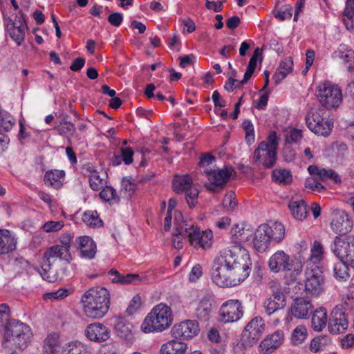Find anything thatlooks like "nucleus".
<instances>
[{
	"label": "nucleus",
	"instance_id": "nucleus-1",
	"mask_svg": "<svg viewBox=\"0 0 354 354\" xmlns=\"http://www.w3.org/2000/svg\"><path fill=\"white\" fill-rule=\"evenodd\" d=\"M251 265L249 254L239 256L225 250L213 261L212 279L222 288L235 286L248 277Z\"/></svg>",
	"mask_w": 354,
	"mask_h": 354
},
{
	"label": "nucleus",
	"instance_id": "nucleus-2",
	"mask_svg": "<svg viewBox=\"0 0 354 354\" xmlns=\"http://www.w3.org/2000/svg\"><path fill=\"white\" fill-rule=\"evenodd\" d=\"M84 314L92 319L102 318L109 308V292L103 287L90 288L82 297Z\"/></svg>",
	"mask_w": 354,
	"mask_h": 354
},
{
	"label": "nucleus",
	"instance_id": "nucleus-3",
	"mask_svg": "<svg viewBox=\"0 0 354 354\" xmlns=\"http://www.w3.org/2000/svg\"><path fill=\"white\" fill-rule=\"evenodd\" d=\"M173 321L172 311L169 306L160 303L148 313L141 324L144 333L162 332L169 328Z\"/></svg>",
	"mask_w": 354,
	"mask_h": 354
},
{
	"label": "nucleus",
	"instance_id": "nucleus-4",
	"mask_svg": "<svg viewBox=\"0 0 354 354\" xmlns=\"http://www.w3.org/2000/svg\"><path fill=\"white\" fill-rule=\"evenodd\" d=\"M279 138L275 131H272L267 141H263L258 145L253 153V161L257 166L264 169L272 168L277 161V150Z\"/></svg>",
	"mask_w": 354,
	"mask_h": 354
},
{
	"label": "nucleus",
	"instance_id": "nucleus-5",
	"mask_svg": "<svg viewBox=\"0 0 354 354\" xmlns=\"http://www.w3.org/2000/svg\"><path fill=\"white\" fill-rule=\"evenodd\" d=\"M268 268L273 273L285 272L286 277H289L292 281L302 271V263L299 261L292 260L290 257L283 250L274 252L268 260Z\"/></svg>",
	"mask_w": 354,
	"mask_h": 354
},
{
	"label": "nucleus",
	"instance_id": "nucleus-6",
	"mask_svg": "<svg viewBox=\"0 0 354 354\" xmlns=\"http://www.w3.org/2000/svg\"><path fill=\"white\" fill-rule=\"evenodd\" d=\"M32 333L29 326L23 322L12 319L7 326L3 335V344L8 343L19 349L26 348L31 341Z\"/></svg>",
	"mask_w": 354,
	"mask_h": 354
},
{
	"label": "nucleus",
	"instance_id": "nucleus-7",
	"mask_svg": "<svg viewBox=\"0 0 354 354\" xmlns=\"http://www.w3.org/2000/svg\"><path fill=\"white\" fill-rule=\"evenodd\" d=\"M305 120L307 127L318 136L326 137L332 131L333 122L326 118V112L324 108L311 109L307 113Z\"/></svg>",
	"mask_w": 354,
	"mask_h": 354
},
{
	"label": "nucleus",
	"instance_id": "nucleus-8",
	"mask_svg": "<svg viewBox=\"0 0 354 354\" xmlns=\"http://www.w3.org/2000/svg\"><path fill=\"white\" fill-rule=\"evenodd\" d=\"M316 96L326 109L337 108L342 100L341 89L329 82L322 83L317 86Z\"/></svg>",
	"mask_w": 354,
	"mask_h": 354
},
{
	"label": "nucleus",
	"instance_id": "nucleus-9",
	"mask_svg": "<svg viewBox=\"0 0 354 354\" xmlns=\"http://www.w3.org/2000/svg\"><path fill=\"white\" fill-rule=\"evenodd\" d=\"M286 305V297L278 287L273 290L272 296L263 302L265 313L270 316L276 314L277 318L273 319V324L277 326L281 320H285L288 315V311L284 310Z\"/></svg>",
	"mask_w": 354,
	"mask_h": 354
},
{
	"label": "nucleus",
	"instance_id": "nucleus-10",
	"mask_svg": "<svg viewBox=\"0 0 354 354\" xmlns=\"http://www.w3.org/2000/svg\"><path fill=\"white\" fill-rule=\"evenodd\" d=\"M304 290L306 295L317 297L324 290V279L320 268L312 262L307 263Z\"/></svg>",
	"mask_w": 354,
	"mask_h": 354
},
{
	"label": "nucleus",
	"instance_id": "nucleus-11",
	"mask_svg": "<svg viewBox=\"0 0 354 354\" xmlns=\"http://www.w3.org/2000/svg\"><path fill=\"white\" fill-rule=\"evenodd\" d=\"M331 250L339 260L354 268V236H348L344 239L335 236Z\"/></svg>",
	"mask_w": 354,
	"mask_h": 354
},
{
	"label": "nucleus",
	"instance_id": "nucleus-12",
	"mask_svg": "<svg viewBox=\"0 0 354 354\" xmlns=\"http://www.w3.org/2000/svg\"><path fill=\"white\" fill-rule=\"evenodd\" d=\"M192 179L189 175L176 176L173 180V188L177 193L185 192V199L190 208L198 202V190L192 186Z\"/></svg>",
	"mask_w": 354,
	"mask_h": 354
},
{
	"label": "nucleus",
	"instance_id": "nucleus-13",
	"mask_svg": "<svg viewBox=\"0 0 354 354\" xmlns=\"http://www.w3.org/2000/svg\"><path fill=\"white\" fill-rule=\"evenodd\" d=\"M265 330V322L262 317H255L245 326L241 335V340L248 346H252L261 337Z\"/></svg>",
	"mask_w": 354,
	"mask_h": 354
},
{
	"label": "nucleus",
	"instance_id": "nucleus-14",
	"mask_svg": "<svg viewBox=\"0 0 354 354\" xmlns=\"http://www.w3.org/2000/svg\"><path fill=\"white\" fill-rule=\"evenodd\" d=\"M209 183L205 184V187L212 192H219L223 189L231 176V171L225 169H205Z\"/></svg>",
	"mask_w": 354,
	"mask_h": 354
},
{
	"label": "nucleus",
	"instance_id": "nucleus-15",
	"mask_svg": "<svg viewBox=\"0 0 354 354\" xmlns=\"http://www.w3.org/2000/svg\"><path fill=\"white\" fill-rule=\"evenodd\" d=\"M218 313L224 323L236 322L243 315L241 303L238 299L227 300L221 305Z\"/></svg>",
	"mask_w": 354,
	"mask_h": 354
},
{
	"label": "nucleus",
	"instance_id": "nucleus-16",
	"mask_svg": "<svg viewBox=\"0 0 354 354\" xmlns=\"http://www.w3.org/2000/svg\"><path fill=\"white\" fill-rule=\"evenodd\" d=\"M328 324V330L331 334L337 335L346 330L348 322L342 306H337L332 310Z\"/></svg>",
	"mask_w": 354,
	"mask_h": 354
},
{
	"label": "nucleus",
	"instance_id": "nucleus-17",
	"mask_svg": "<svg viewBox=\"0 0 354 354\" xmlns=\"http://www.w3.org/2000/svg\"><path fill=\"white\" fill-rule=\"evenodd\" d=\"M200 331L197 322L186 320L173 326L171 333L175 338L188 339L197 335Z\"/></svg>",
	"mask_w": 354,
	"mask_h": 354
},
{
	"label": "nucleus",
	"instance_id": "nucleus-18",
	"mask_svg": "<svg viewBox=\"0 0 354 354\" xmlns=\"http://www.w3.org/2000/svg\"><path fill=\"white\" fill-rule=\"evenodd\" d=\"M330 227L335 233L339 235H344L351 231L353 221L345 212L336 210L333 212Z\"/></svg>",
	"mask_w": 354,
	"mask_h": 354
},
{
	"label": "nucleus",
	"instance_id": "nucleus-19",
	"mask_svg": "<svg viewBox=\"0 0 354 354\" xmlns=\"http://www.w3.org/2000/svg\"><path fill=\"white\" fill-rule=\"evenodd\" d=\"M27 28L24 15L21 11L15 16V19L7 25L10 36L18 46L24 41Z\"/></svg>",
	"mask_w": 354,
	"mask_h": 354
},
{
	"label": "nucleus",
	"instance_id": "nucleus-20",
	"mask_svg": "<svg viewBox=\"0 0 354 354\" xmlns=\"http://www.w3.org/2000/svg\"><path fill=\"white\" fill-rule=\"evenodd\" d=\"M75 246L82 259H93L97 252V245L91 237L81 236L76 239Z\"/></svg>",
	"mask_w": 354,
	"mask_h": 354
},
{
	"label": "nucleus",
	"instance_id": "nucleus-21",
	"mask_svg": "<svg viewBox=\"0 0 354 354\" xmlns=\"http://www.w3.org/2000/svg\"><path fill=\"white\" fill-rule=\"evenodd\" d=\"M86 337L91 341L103 342L110 337V330L100 323H93L88 325L84 330Z\"/></svg>",
	"mask_w": 354,
	"mask_h": 354
},
{
	"label": "nucleus",
	"instance_id": "nucleus-22",
	"mask_svg": "<svg viewBox=\"0 0 354 354\" xmlns=\"http://www.w3.org/2000/svg\"><path fill=\"white\" fill-rule=\"evenodd\" d=\"M313 306L310 301L304 297H297L291 307L292 315L298 319H308L312 314Z\"/></svg>",
	"mask_w": 354,
	"mask_h": 354
},
{
	"label": "nucleus",
	"instance_id": "nucleus-23",
	"mask_svg": "<svg viewBox=\"0 0 354 354\" xmlns=\"http://www.w3.org/2000/svg\"><path fill=\"white\" fill-rule=\"evenodd\" d=\"M62 347L59 333H50L43 341L41 354H61Z\"/></svg>",
	"mask_w": 354,
	"mask_h": 354
},
{
	"label": "nucleus",
	"instance_id": "nucleus-24",
	"mask_svg": "<svg viewBox=\"0 0 354 354\" xmlns=\"http://www.w3.org/2000/svg\"><path fill=\"white\" fill-rule=\"evenodd\" d=\"M283 336V332L279 330L268 335L259 345L261 353L266 354L273 352L282 344Z\"/></svg>",
	"mask_w": 354,
	"mask_h": 354
},
{
	"label": "nucleus",
	"instance_id": "nucleus-25",
	"mask_svg": "<svg viewBox=\"0 0 354 354\" xmlns=\"http://www.w3.org/2000/svg\"><path fill=\"white\" fill-rule=\"evenodd\" d=\"M214 306V299L211 294L207 293L200 300L195 309L196 317L201 321L209 319Z\"/></svg>",
	"mask_w": 354,
	"mask_h": 354
},
{
	"label": "nucleus",
	"instance_id": "nucleus-26",
	"mask_svg": "<svg viewBox=\"0 0 354 354\" xmlns=\"http://www.w3.org/2000/svg\"><path fill=\"white\" fill-rule=\"evenodd\" d=\"M53 258H58L66 261L67 263H70L72 260V255L68 249H65L57 244L48 248L44 253V261L50 262V259Z\"/></svg>",
	"mask_w": 354,
	"mask_h": 354
},
{
	"label": "nucleus",
	"instance_id": "nucleus-27",
	"mask_svg": "<svg viewBox=\"0 0 354 354\" xmlns=\"http://www.w3.org/2000/svg\"><path fill=\"white\" fill-rule=\"evenodd\" d=\"M109 274L113 277L111 279L113 283H118L122 285L139 284L146 281V278L138 274H121L115 269L109 270Z\"/></svg>",
	"mask_w": 354,
	"mask_h": 354
},
{
	"label": "nucleus",
	"instance_id": "nucleus-28",
	"mask_svg": "<svg viewBox=\"0 0 354 354\" xmlns=\"http://www.w3.org/2000/svg\"><path fill=\"white\" fill-rule=\"evenodd\" d=\"M114 328L117 335L121 339L127 342H131L133 340V325L125 318L122 317H116Z\"/></svg>",
	"mask_w": 354,
	"mask_h": 354
},
{
	"label": "nucleus",
	"instance_id": "nucleus-29",
	"mask_svg": "<svg viewBox=\"0 0 354 354\" xmlns=\"http://www.w3.org/2000/svg\"><path fill=\"white\" fill-rule=\"evenodd\" d=\"M267 229V224H262L259 226L255 232L253 239L254 247L259 252H265L271 241L266 231Z\"/></svg>",
	"mask_w": 354,
	"mask_h": 354
},
{
	"label": "nucleus",
	"instance_id": "nucleus-30",
	"mask_svg": "<svg viewBox=\"0 0 354 354\" xmlns=\"http://www.w3.org/2000/svg\"><path fill=\"white\" fill-rule=\"evenodd\" d=\"M310 174L316 175L322 181L332 180L334 183L338 184L342 181L339 175L331 169L320 168L317 166L310 165L308 168Z\"/></svg>",
	"mask_w": 354,
	"mask_h": 354
},
{
	"label": "nucleus",
	"instance_id": "nucleus-31",
	"mask_svg": "<svg viewBox=\"0 0 354 354\" xmlns=\"http://www.w3.org/2000/svg\"><path fill=\"white\" fill-rule=\"evenodd\" d=\"M187 350V344L176 339L169 340L162 345L160 354H185Z\"/></svg>",
	"mask_w": 354,
	"mask_h": 354
},
{
	"label": "nucleus",
	"instance_id": "nucleus-32",
	"mask_svg": "<svg viewBox=\"0 0 354 354\" xmlns=\"http://www.w3.org/2000/svg\"><path fill=\"white\" fill-rule=\"evenodd\" d=\"M17 241L8 230H0V254H7L16 248Z\"/></svg>",
	"mask_w": 354,
	"mask_h": 354
},
{
	"label": "nucleus",
	"instance_id": "nucleus-33",
	"mask_svg": "<svg viewBox=\"0 0 354 354\" xmlns=\"http://www.w3.org/2000/svg\"><path fill=\"white\" fill-rule=\"evenodd\" d=\"M327 311L324 308L316 309L312 315L311 327L316 332L322 331L328 323Z\"/></svg>",
	"mask_w": 354,
	"mask_h": 354
},
{
	"label": "nucleus",
	"instance_id": "nucleus-34",
	"mask_svg": "<svg viewBox=\"0 0 354 354\" xmlns=\"http://www.w3.org/2000/svg\"><path fill=\"white\" fill-rule=\"evenodd\" d=\"M64 176L65 172L63 170H50L46 172L44 180L47 186L59 188L62 185Z\"/></svg>",
	"mask_w": 354,
	"mask_h": 354
},
{
	"label": "nucleus",
	"instance_id": "nucleus-35",
	"mask_svg": "<svg viewBox=\"0 0 354 354\" xmlns=\"http://www.w3.org/2000/svg\"><path fill=\"white\" fill-rule=\"evenodd\" d=\"M84 169L88 176L90 187L94 191L100 190L105 183L100 172L90 165L86 166Z\"/></svg>",
	"mask_w": 354,
	"mask_h": 354
},
{
	"label": "nucleus",
	"instance_id": "nucleus-36",
	"mask_svg": "<svg viewBox=\"0 0 354 354\" xmlns=\"http://www.w3.org/2000/svg\"><path fill=\"white\" fill-rule=\"evenodd\" d=\"M292 65L293 62L290 57L286 58L280 63L277 71L272 77L276 84H279L281 81L292 71Z\"/></svg>",
	"mask_w": 354,
	"mask_h": 354
},
{
	"label": "nucleus",
	"instance_id": "nucleus-37",
	"mask_svg": "<svg viewBox=\"0 0 354 354\" xmlns=\"http://www.w3.org/2000/svg\"><path fill=\"white\" fill-rule=\"evenodd\" d=\"M180 227L182 230L185 232V236L188 237L189 241L192 245L193 240L196 239V241H200L202 232L200 230V228L192 222L183 221L180 224Z\"/></svg>",
	"mask_w": 354,
	"mask_h": 354
},
{
	"label": "nucleus",
	"instance_id": "nucleus-38",
	"mask_svg": "<svg viewBox=\"0 0 354 354\" xmlns=\"http://www.w3.org/2000/svg\"><path fill=\"white\" fill-rule=\"evenodd\" d=\"M289 209L292 216L297 220H303L308 214L307 205L303 200L291 201Z\"/></svg>",
	"mask_w": 354,
	"mask_h": 354
},
{
	"label": "nucleus",
	"instance_id": "nucleus-39",
	"mask_svg": "<svg viewBox=\"0 0 354 354\" xmlns=\"http://www.w3.org/2000/svg\"><path fill=\"white\" fill-rule=\"evenodd\" d=\"M267 232L271 240L279 243L284 238L285 228L282 223L275 222L272 225L267 224Z\"/></svg>",
	"mask_w": 354,
	"mask_h": 354
},
{
	"label": "nucleus",
	"instance_id": "nucleus-40",
	"mask_svg": "<svg viewBox=\"0 0 354 354\" xmlns=\"http://www.w3.org/2000/svg\"><path fill=\"white\" fill-rule=\"evenodd\" d=\"M231 234L239 242H245L252 236V230L249 227L236 224L232 227Z\"/></svg>",
	"mask_w": 354,
	"mask_h": 354
},
{
	"label": "nucleus",
	"instance_id": "nucleus-41",
	"mask_svg": "<svg viewBox=\"0 0 354 354\" xmlns=\"http://www.w3.org/2000/svg\"><path fill=\"white\" fill-rule=\"evenodd\" d=\"M61 354H88V351L80 342H69L63 346Z\"/></svg>",
	"mask_w": 354,
	"mask_h": 354
},
{
	"label": "nucleus",
	"instance_id": "nucleus-42",
	"mask_svg": "<svg viewBox=\"0 0 354 354\" xmlns=\"http://www.w3.org/2000/svg\"><path fill=\"white\" fill-rule=\"evenodd\" d=\"M330 343V338L326 335H319L313 338L310 344V351L313 353L324 351Z\"/></svg>",
	"mask_w": 354,
	"mask_h": 354
},
{
	"label": "nucleus",
	"instance_id": "nucleus-43",
	"mask_svg": "<svg viewBox=\"0 0 354 354\" xmlns=\"http://www.w3.org/2000/svg\"><path fill=\"white\" fill-rule=\"evenodd\" d=\"M13 319L10 318V308L6 304H0V333L6 332L7 326Z\"/></svg>",
	"mask_w": 354,
	"mask_h": 354
},
{
	"label": "nucleus",
	"instance_id": "nucleus-44",
	"mask_svg": "<svg viewBox=\"0 0 354 354\" xmlns=\"http://www.w3.org/2000/svg\"><path fill=\"white\" fill-rule=\"evenodd\" d=\"M272 179L277 183L287 185L292 182V175L287 169H274L272 174Z\"/></svg>",
	"mask_w": 354,
	"mask_h": 354
},
{
	"label": "nucleus",
	"instance_id": "nucleus-45",
	"mask_svg": "<svg viewBox=\"0 0 354 354\" xmlns=\"http://www.w3.org/2000/svg\"><path fill=\"white\" fill-rule=\"evenodd\" d=\"M213 234L211 230L203 231L201 234L200 241L193 240L192 246L194 248H202L207 249L212 246V240Z\"/></svg>",
	"mask_w": 354,
	"mask_h": 354
},
{
	"label": "nucleus",
	"instance_id": "nucleus-46",
	"mask_svg": "<svg viewBox=\"0 0 354 354\" xmlns=\"http://www.w3.org/2000/svg\"><path fill=\"white\" fill-rule=\"evenodd\" d=\"M58 133L61 136H73L75 131V125L71 122L62 119L59 124L54 127Z\"/></svg>",
	"mask_w": 354,
	"mask_h": 354
},
{
	"label": "nucleus",
	"instance_id": "nucleus-47",
	"mask_svg": "<svg viewBox=\"0 0 354 354\" xmlns=\"http://www.w3.org/2000/svg\"><path fill=\"white\" fill-rule=\"evenodd\" d=\"M82 220L86 225L93 227H100L102 224V221L99 218L98 214L96 211H88L84 212Z\"/></svg>",
	"mask_w": 354,
	"mask_h": 354
},
{
	"label": "nucleus",
	"instance_id": "nucleus-48",
	"mask_svg": "<svg viewBox=\"0 0 354 354\" xmlns=\"http://www.w3.org/2000/svg\"><path fill=\"white\" fill-rule=\"evenodd\" d=\"M348 266V263L341 260L335 263L333 268L335 277L338 279H346L349 276Z\"/></svg>",
	"mask_w": 354,
	"mask_h": 354
},
{
	"label": "nucleus",
	"instance_id": "nucleus-49",
	"mask_svg": "<svg viewBox=\"0 0 354 354\" xmlns=\"http://www.w3.org/2000/svg\"><path fill=\"white\" fill-rule=\"evenodd\" d=\"M307 328L303 325L297 326L292 334V342L294 344L298 345L304 342L307 337Z\"/></svg>",
	"mask_w": 354,
	"mask_h": 354
},
{
	"label": "nucleus",
	"instance_id": "nucleus-50",
	"mask_svg": "<svg viewBox=\"0 0 354 354\" xmlns=\"http://www.w3.org/2000/svg\"><path fill=\"white\" fill-rule=\"evenodd\" d=\"M39 273L42 278L48 282H55L57 280V277L51 269V262L43 263Z\"/></svg>",
	"mask_w": 354,
	"mask_h": 354
},
{
	"label": "nucleus",
	"instance_id": "nucleus-51",
	"mask_svg": "<svg viewBox=\"0 0 354 354\" xmlns=\"http://www.w3.org/2000/svg\"><path fill=\"white\" fill-rule=\"evenodd\" d=\"M339 56L343 60L344 64H347V70L352 72L354 70V51L351 49L346 51L339 50Z\"/></svg>",
	"mask_w": 354,
	"mask_h": 354
},
{
	"label": "nucleus",
	"instance_id": "nucleus-52",
	"mask_svg": "<svg viewBox=\"0 0 354 354\" xmlns=\"http://www.w3.org/2000/svg\"><path fill=\"white\" fill-rule=\"evenodd\" d=\"M15 122L13 117L8 112L0 110V127L8 131L10 130Z\"/></svg>",
	"mask_w": 354,
	"mask_h": 354
},
{
	"label": "nucleus",
	"instance_id": "nucleus-53",
	"mask_svg": "<svg viewBox=\"0 0 354 354\" xmlns=\"http://www.w3.org/2000/svg\"><path fill=\"white\" fill-rule=\"evenodd\" d=\"M303 138L301 130L292 128L286 135V144L298 143Z\"/></svg>",
	"mask_w": 354,
	"mask_h": 354
},
{
	"label": "nucleus",
	"instance_id": "nucleus-54",
	"mask_svg": "<svg viewBox=\"0 0 354 354\" xmlns=\"http://www.w3.org/2000/svg\"><path fill=\"white\" fill-rule=\"evenodd\" d=\"M64 223L62 221H49L46 222L41 227V229L47 233L56 232L62 229Z\"/></svg>",
	"mask_w": 354,
	"mask_h": 354
},
{
	"label": "nucleus",
	"instance_id": "nucleus-55",
	"mask_svg": "<svg viewBox=\"0 0 354 354\" xmlns=\"http://www.w3.org/2000/svg\"><path fill=\"white\" fill-rule=\"evenodd\" d=\"M322 246L318 241H315L313 244V248L311 250V255L310 259L307 263L312 262L315 265L316 264V261L320 260L322 255Z\"/></svg>",
	"mask_w": 354,
	"mask_h": 354
},
{
	"label": "nucleus",
	"instance_id": "nucleus-56",
	"mask_svg": "<svg viewBox=\"0 0 354 354\" xmlns=\"http://www.w3.org/2000/svg\"><path fill=\"white\" fill-rule=\"evenodd\" d=\"M142 299L140 295H135L130 301L129 304L126 310V313L129 315L134 314L141 306Z\"/></svg>",
	"mask_w": 354,
	"mask_h": 354
},
{
	"label": "nucleus",
	"instance_id": "nucleus-57",
	"mask_svg": "<svg viewBox=\"0 0 354 354\" xmlns=\"http://www.w3.org/2000/svg\"><path fill=\"white\" fill-rule=\"evenodd\" d=\"M122 190H124L127 197H131L136 189V184L130 178H124L122 180Z\"/></svg>",
	"mask_w": 354,
	"mask_h": 354
},
{
	"label": "nucleus",
	"instance_id": "nucleus-58",
	"mask_svg": "<svg viewBox=\"0 0 354 354\" xmlns=\"http://www.w3.org/2000/svg\"><path fill=\"white\" fill-rule=\"evenodd\" d=\"M100 197L104 201H109L116 198V192L111 186L105 187L100 193Z\"/></svg>",
	"mask_w": 354,
	"mask_h": 354
},
{
	"label": "nucleus",
	"instance_id": "nucleus-59",
	"mask_svg": "<svg viewBox=\"0 0 354 354\" xmlns=\"http://www.w3.org/2000/svg\"><path fill=\"white\" fill-rule=\"evenodd\" d=\"M223 205L225 208L232 210L233 209L236 203L235 202V194L233 192H230L225 194L223 200Z\"/></svg>",
	"mask_w": 354,
	"mask_h": 354
},
{
	"label": "nucleus",
	"instance_id": "nucleus-60",
	"mask_svg": "<svg viewBox=\"0 0 354 354\" xmlns=\"http://www.w3.org/2000/svg\"><path fill=\"white\" fill-rule=\"evenodd\" d=\"M292 8L290 5L285 6L283 9L274 14V17L280 21L290 19L292 15Z\"/></svg>",
	"mask_w": 354,
	"mask_h": 354
},
{
	"label": "nucleus",
	"instance_id": "nucleus-61",
	"mask_svg": "<svg viewBox=\"0 0 354 354\" xmlns=\"http://www.w3.org/2000/svg\"><path fill=\"white\" fill-rule=\"evenodd\" d=\"M283 157L286 162H290L295 159V150L289 144H286L283 149Z\"/></svg>",
	"mask_w": 354,
	"mask_h": 354
},
{
	"label": "nucleus",
	"instance_id": "nucleus-62",
	"mask_svg": "<svg viewBox=\"0 0 354 354\" xmlns=\"http://www.w3.org/2000/svg\"><path fill=\"white\" fill-rule=\"evenodd\" d=\"M176 232L174 234L173 245L176 249L180 250L182 249L183 246L182 236L183 234H185V232L182 230L180 225L179 227L176 228Z\"/></svg>",
	"mask_w": 354,
	"mask_h": 354
},
{
	"label": "nucleus",
	"instance_id": "nucleus-63",
	"mask_svg": "<svg viewBox=\"0 0 354 354\" xmlns=\"http://www.w3.org/2000/svg\"><path fill=\"white\" fill-rule=\"evenodd\" d=\"M121 157L125 165H130L133 162V151L130 147L121 148Z\"/></svg>",
	"mask_w": 354,
	"mask_h": 354
},
{
	"label": "nucleus",
	"instance_id": "nucleus-64",
	"mask_svg": "<svg viewBox=\"0 0 354 354\" xmlns=\"http://www.w3.org/2000/svg\"><path fill=\"white\" fill-rule=\"evenodd\" d=\"M73 238V235L71 232H67L62 234L59 239L61 243L60 245L64 248H67L70 250L71 247V240Z\"/></svg>",
	"mask_w": 354,
	"mask_h": 354
}]
</instances>
